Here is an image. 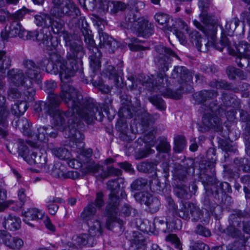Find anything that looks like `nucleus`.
<instances>
[{"label": "nucleus", "mask_w": 250, "mask_h": 250, "mask_svg": "<svg viewBox=\"0 0 250 250\" xmlns=\"http://www.w3.org/2000/svg\"><path fill=\"white\" fill-rule=\"evenodd\" d=\"M61 102L64 103L68 110L61 111L59 109L60 105H56L53 113L49 115L52 117L55 127L63 132L65 137H73L75 139L82 138L80 131L78 130L77 116L87 124H92L94 120L102 121L103 108L99 104L95 103L93 99L89 97L83 99L82 96L72 98L66 95L69 101H74L72 106H69L61 96Z\"/></svg>", "instance_id": "obj_1"}, {"label": "nucleus", "mask_w": 250, "mask_h": 250, "mask_svg": "<svg viewBox=\"0 0 250 250\" xmlns=\"http://www.w3.org/2000/svg\"><path fill=\"white\" fill-rule=\"evenodd\" d=\"M41 65L45 68V71L51 75L59 74L62 82L61 95L64 101L72 106L74 101H69L66 95L74 98L82 96L78 94L77 90L67 83L70 79L74 76L76 72L81 69L82 66L72 61L63 59L57 53H52L49 58H44L41 62Z\"/></svg>", "instance_id": "obj_2"}, {"label": "nucleus", "mask_w": 250, "mask_h": 250, "mask_svg": "<svg viewBox=\"0 0 250 250\" xmlns=\"http://www.w3.org/2000/svg\"><path fill=\"white\" fill-rule=\"evenodd\" d=\"M156 54L155 55L154 61L158 67L159 72L155 80L149 79L147 83H151L149 90L159 92L165 97L170 98L175 100L180 99L182 97L184 89L181 86L175 90L166 88L164 83V78L166 76L165 72L168 70L171 63V57H177V55L170 48L167 47L162 44L156 45L154 47Z\"/></svg>", "instance_id": "obj_3"}, {"label": "nucleus", "mask_w": 250, "mask_h": 250, "mask_svg": "<svg viewBox=\"0 0 250 250\" xmlns=\"http://www.w3.org/2000/svg\"><path fill=\"white\" fill-rule=\"evenodd\" d=\"M199 110L202 114V125L200 127L202 131H208L210 129L217 132L222 130V122L218 114H225L226 109L221 106L217 100L212 101L208 105H202Z\"/></svg>", "instance_id": "obj_4"}, {"label": "nucleus", "mask_w": 250, "mask_h": 250, "mask_svg": "<svg viewBox=\"0 0 250 250\" xmlns=\"http://www.w3.org/2000/svg\"><path fill=\"white\" fill-rule=\"evenodd\" d=\"M205 170L204 172L201 173L200 176V180L204 185L206 190L202 201L204 208L208 211H209L212 215L217 217L218 214L217 211H220L221 208L215 201H212L213 187L217 179L213 176L215 172L212 174L208 167L207 172V169H205Z\"/></svg>", "instance_id": "obj_5"}, {"label": "nucleus", "mask_w": 250, "mask_h": 250, "mask_svg": "<svg viewBox=\"0 0 250 250\" xmlns=\"http://www.w3.org/2000/svg\"><path fill=\"white\" fill-rule=\"evenodd\" d=\"M53 6L51 8L52 15L56 17H66L70 20H77L83 22L80 8L73 0H52Z\"/></svg>", "instance_id": "obj_6"}, {"label": "nucleus", "mask_w": 250, "mask_h": 250, "mask_svg": "<svg viewBox=\"0 0 250 250\" xmlns=\"http://www.w3.org/2000/svg\"><path fill=\"white\" fill-rule=\"evenodd\" d=\"M62 37L65 41V46L68 47L66 59L82 66V59L84 56L85 52L81 39L68 32L63 33Z\"/></svg>", "instance_id": "obj_7"}, {"label": "nucleus", "mask_w": 250, "mask_h": 250, "mask_svg": "<svg viewBox=\"0 0 250 250\" xmlns=\"http://www.w3.org/2000/svg\"><path fill=\"white\" fill-rule=\"evenodd\" d=\"M210 3V0H199L198 5L201 11L200 18L204 25L195 20L193 21V23L198 29L203 31L207 36H210L214 41L218 25L213 24L212 17L207 13Z\"/></svg>", "instance_id": "obj_8"}, {"label": "nucleus", "mask_w": 250, "mask_h": 250, "mask_svg": "<svg viewBox=\"0 0 250 250\" xmlns=\"http://www.w3.org/2000/svg\"><path fill=\"white\" fill-rule=\"evenodd\" d=\"M139 5L143 6V3L137 1L136 0H130L128 4L119 0L107 1L106 0H101L99 3V7L102 12H108L111 15H116L129 9L138 12Z\"/></svg>", "instance_id": "obj_9"}, {"label": "nucleus", "mask_w": 250, "mask_h": 250, "mask_svg": "<svg viewBox=\"0 0 250 250\" xmlns=\"http://www.w3.org/2000/svg\"><path fill=\"white\" fill-rule=\"evenodd\" d=\"M80 31L82 35L84 37V40L87 46V48L89 50H92V54L89 56V63L93 72L96 74L99 71L101 66L100 57L102 53L98 48L95 46V41L90 33L91 31L89 30L86 27H84L83 24L82 27L80 29Z\"/></svg>", "instance_id": "obj_10"}, {"label": "nucleus", "mask_w": 250, "mask_h": 250, "mask_svg": "<svg viewBox=\"0 0 250 250\" xmlns=\"http://www.w3.org/2000/svg\"><path fill=\"white\" fill-rule=\"evenodd\" d=\"M123 183L124 180L119 177L109 180L107 183L108 188L111 191L106 205V210L109 214L113 215L117 212L120 204V199L117 194L120 190V184Z\"/></svg>", "instance_id": "obj_11"}, {"label": "nucleus", "mask_w": 250, "mask_h": 250, "mask_svg": "<svg viewBox=\"0 0 250 250\" xmlns=\"http://www.w3.org/2000/svg\"><path fill=\"white\" fill-rule=\"evenodd\" d=\"M7 76L11 82L17 86H22L28 90L27 92L33 96L35 91L32 88V81L27 77L26 78L23 71L19 69H12L8 71Z\"/></svg>", "instance_id": "obj_12"}, {"label": "nucleus", "mask_w": 250, "mask_h": 250, "mask_svg": "<svg viewBox=\"0 0 250 250\" xmlns=\"http://www.w3.org/2000/svg\"><path fill=\"white\" fill-rule=\"evenodd\" d=\"M48 103L43 101H38L34 105V109L37 112H43L45 114H53L55 109L56 105H60L61 103V94L59 95L55 93H51L48 96Z\"/></svg>", "instance_id": "obj_13"}, {"label": "nucleus", "mask_w": 250, "mask_h": 250, "mask_svg": "<svg viewBox=\"0 0 250 250\" xmlns=\"http://www.w3.org/2000/svg\"><path fill=\"white\" fill-rule=\"evenodd\" d=\"M195 172L194 160L187 158L183 162V164L176 165L174 174L180 181H185L188 174H193Z\"/></svg>", "instance_id": "obj_14"}, {"label": "nucleus", "mask_w": 250, "mask_h": 250, "mask_svg": "<svg viewBox=\"0 0 250 250\" xmlns=\"http://www.w3.org/2000/svg\"><path fill=\"white\" fill-rule=\"evenodd\" d=\"M42 59L39 64L36 63L33 60L25 59L23 61V65L26 69L25 74L32 81L35 80L37 83H39L40 74L41 72V67L43 70L45 71V68L41 65V62L43 59Z\"/></svg>", "instance_id": "obj_15"}, {"label": "nucleus", "mask_w": 250, "mask_h": 250, "mask_svg": "<svg viewBox=\"0 0 250 250\" xmlns=\"http://www.w3.org/2000/svg\"><path fill=\"white\" fill-rule=\"evenodd\" d=\"M231 186L228 183L217 180L213 187L212 201L215 198L218 202H223L224 197L230 199V197L227 196L226 194L231 193Z\"/></svg>", "instance_id": "obj_16"}, {"label": "nucleus", "mask_w": 250, "mask_h": 250, "mask_svg": "<svg viewBox=\"0 0 250 250\" xmlns=\"http://www.w3.org/2000/svg\"><path fill=\"white\" fill-rule=\"evenodd\" d=\"M3 243L12 250H20L23 246V240L18 237H13L5 230H0V243Z\"/></svg>", "instance_id": "obj_17"}, {"label": "nucleus", "mask_w": 250, "mask_h": 250, "mask_svg": "<svg viewBox=\"0 0 250 250\" xmlns=\"http://www.w3.org/2000/svg\"><path fill=\"white\" fill-rule=\"evenodd\" d=\"M89 170L90 172L95 174L100 172L101 177L103 179L112 176L118 178L122 174L121 169L110 166H107L104 170L103 167L94 164L89 167Z\"/></svg>", "instance_id": "obj_18"}, {"label": "nucleus", "mask_w": 250, "mask_h": 250, "mask_svg": "<svg viewBox=\"0 0 250 250\" xmlns=\"http://www.w3.org/2000/svg\"><path fill=\"white\" fill-rule=\"evenodd\" d=\"M188 40L196 46L198 51L206 52L210 46L209 42L201 36L197 31L193 30L188 33Z\"/></svg>", "instance_id": "obj_19"}, {"label": "nucleus", "mask_w": 250, "mask_h": 250, "mask_svg": "<svg viewBox=\"0 0 250 250\" xmlns=\"http://www.w3.org/2000/svg\"><path fill=\"white\" fill-rule=\"evenodd\" d=\"M24 31L20 23L17 21H13L8 27V29H3L0 33V37L3 41H7L9 38H14L19 36L21 38V33Z\"/></svg>", "instance_id": "obj_20"}, {"label": "nucleus", "mask_w": 250, "mask_h": 250, "mask_svg": "<svg viewBox=\"0 0 250 250\" xmlns=\"http://www.w3.org/2000/svg\"><path fill=\"white\" fill-rule=\"evenodd\" d=\"M206 157L207 159L200 162V168L202 169H207V171L208 167L210 171L213 174L215 172L214 167L217 160L216 149L212 147L209 148L207 151Z\"/></svg>", "instance_id": "obj_21"}, {"label": "nucleus", "mask_w": 250, "mask_h": 250, "mask_svg": "<svg viewBox=\"0 0 250 250\" xmlns=\"http://www.w3.org/2000/svg\"><path fill=\"white\" fill-rule=\"evenodd\" d=\"M218 95L217 91L215 90H203L193 94L192 97L195 102L198 104L208 105L206 103L208 101L213 99Z\"/></svg>", "instance_id": "obj_22"}, {"label": "nucleus", "mask_w": 250, "mask_h": 250, "mask_svg": "<svg viewBox=\"0 0 250 250\" xmlns=\"http://www.w3.org/2000/svg\"><path fill=\"white\" fill-rule=\"evenodd\" d=\"M193 73L184 66H175L171 74L173 79L180 78L179 83L190 82L193 78Z\"/></svg>", "instance_id": "obj_23"}, {"label": "nucleus", "mask_w": 250, "mask_h": 250, "mask_svg": "<svg viewBox=\"0 0 250 250\" xmlns=\"http://www.w3.org/2000/svg\"><path fill=\"white\" fill-rule=\"evenodd\" d=\"M99 46L101 48H105L109 53H113L117 46L116 42L110 36L102 30H99Z\"/></svg>", "instance_id": "obj_24"}, {"label": "nucleus", "mask_w": 250, "mask_h": 250, "mask_svg": "<svg viewBox=\"0 0 250 250\" xmlns=\"http://www.w3.org/2000/svg\"><path fill=\"white\" fill-rule=\"evenodd\" d=\"M133 31L135 32L138 36L147 38L153 34V28L148 21L141 19Z\"/></svg>", "instance_id": "obj_25"}, {"label": "nucleus", "mask_w": 250, "mask_h": 250, "mask_svg": "<svg viewBox=\"0 0 250 250\" xmlns=\"http://www.w3.org/2000/svg\"><path fill=\"white\" fill-rule=\"evenodd\" d=\"M118 209H117V212L115 214H109L105 209L106 214L108 216L109 219L107 220L106 223V228L110 230L116 232L122 231L124 222L121 219L116 217L118 215Z\"/></svg>", "instance_id": "obj_26"}, {"label": "nucleus", "mask_w": 250, "mask_h": 250, "mask_svg": "<svg viewBox=\"0 0 250 250\" xmlns=\"http://www.w3.org/2000/svg\"><path fill=\"white\" fill-rule=\"evenodd\" d=\"M74 245L82 247L87 245L92 247L96 244L94 237L90 234L83 233L78 236H75L72 238Z\"/></svg>", "instance_id": "obj_27"}, {"label": "nucleus", "mask_w": 250, "mask_h": 250, "mask_svg": "<svg viewBox=\"0 0 250 250\" xmlns=\"http://www.w3.org/2000/svg\"><path fill=\"white\" fill-rule=\"evenodd\" d=\"M21 223V221L20 218L9 214L4 217L2 225L5 229L15 231L20 228Z\"/></svg>", "instance_id": "obj_28"}, {"label": "nucleus", "mask_w": 250, "mask_h": 250, "mask_svg": "<svg viewBox=\"0 0 250 250\" xmlns=\"http://www.w3.org/2000/svg\"><path fill=\"white\" fill-rule=\"evenodd\" d=\"M22 214L24 216L23 222L32 227L34 225L30 222V220H37L43 217L42 213L36 208H29L27 211L22 212Z\"/></svg>", "instance_id": "obj_29"}, {"label": "nucleus", "mask_w": 250, "mask_h": 250, "mask_svg": "<svg viewBox=\"0 0 250 250\" xmlns=\"http://www.w3.org/2000/svg\"><path fill=\"white\" fill-rule=\"evenodd\" d=\"M46 155L43 154L39 149L36 148L32 152L29 157V160H27L26 162L30 165L37 164L42 167L46 163Z\"/></svg>", "instance_id": "obj_30"}, {"label": "nucleus", "mask_w": 250, "mask_h": 250, "mask_svg": "<svg viewBox=\"0 0 250 250\" xmlns=\"http://www.w3.org/2000/svg\"><path fill=\"white\" fill-rule=\"evenodd\" d=\"M34 22L37 26L43 28H49L51 25L52 17L47 13H40L34 16Z\"/></svg>", "instance_id": "obj_31"}, {"label": "nucleus", "mask_w": 250, "mask_h": 250, "mask_svg": "<svg viewBox=\"0 0 250 250\" xmlns=\"http://www.w3.org/2000/svg\"><path fill=\"white\" fill-rule=\"evenodd\" d=\"M129 12L125 14V21L121 24L122 27L127 29H130L133 31L136 26L138 24L141 19H138L137 20H136L134 12L135 10H132L131 9H129Z\"/></svg>", "instance_id": "obj_32"}, {"label": "nucleus", "mask_w": 250, "mask_h": 250, "mask_svg": "<svg viewBox=\"0 0 250 250\" xmlns=\"http://www.w3.org/2000/svg\"><path fill=\"white\" fill-rule=\"evenodd\" d=\"M96 212L97 208L95 207L94 203L92 202L84 208L81 213L80 217L83 221L87 222L90 220L96 219Z\"/></svg>", "instance_id": "obj_33"}, {"label": "nucleus", "mask_w": 250, "mask_h": 250, "mask_svg": "<svg viewBox=\"0 0 250 250\" xmlns=\"http://www.w3.org/2000/svg\"><path fill=\"white\" fill-rule=\"evenodd\" d=\"M126 103H123L125 105L120 108L119 115L123 118L130 119L133 116H137V112H134L133 107L130 105V104L131 103V97L128 96H126Z\"/></svg>", "instance_id": "obj_34"}, {"label": "nucleus", "mask_w": 250, "mask_h": 250, "mask_svg": "<svg viewBox=\"0 0 250 250\" xmlns=\"http://www.w3.org/2000/svg\"><path fill=\"white\" fill-rule=\"evenodd\" d=\"M11 59L6 52L0 50V76L4 78L6 70L9 69L11 64Z\"/></svg>", "instance_id": "obj_35"}, {"label": "nucleus", "mask_w": 250, "mask_h": 250, "mask_svg": "<svg viewBox=\"0 0 250 250\" xmlns=\"http://www.w3.org/2000/svg\"><path fill=\"white\" fill-rule=\"evenodd\" d=\"M173 192L176 196L182 200H188L191 198V193L188 188L183 184H179L174 188Z\"/></svg>", "instance_id": "obj_36"}, {"label": "nucleus", "mask_w": 250, "mask_h": 250, "mask_svg": "<svg viewBox=\"0 0 250 250\" xmlns=\"http://www.w3.org/2000/svg\"><path fill=\"white\" fill-rule=\"evenodd\" d=\"M40 41L42 42L44 47L47 50L52 51V52L50 53V55L52 53H55L54 52V50H55L58 44L57 39L56 37H52L50 32L48 34L47 33L44 34V37H42V39Z\"/></svg>", "instance_id": "obj_37"}, {"label": "nucleus", "mask_w": 250, "mask_h": 250, "mask_svg": "<svg viewBox=\"0 0 250 250\" xmlns=\"http://www.w3.org/2000/svg\"><path fill=\"white\" fill-rule=\"evenodd\" d=\"M14 126L16 128H19L24 135L27 136H32V131L28 120L24 118L18 119L14 123Z\"/></svg>", "instance_id": "obj_38"}, {"label": "nucleus", "mask_w": 250, "mask_h": 250, "mask_svg": "<svg viewBox=\"0 0 250 250\" xmlns=\"http://www.w3.org/2000/svg\"><path fill=\"white\" fill-rule=\"evenodd\" d=\"M89 227L88 232L90 235L93 237L97 236H99L102 234V228L101 222L97 219L90 220L86 222Z\"/></svg>", "instance_id": "obj_39"}, {"label": "nucleus", "mask_w": 250, "mask_h": 250, "mask_svg": "<svg viewBox=\"0 0 250 250\" xmlns=\"http://www.w3.org/2000/svg\"><path fill=\"white\" fill-rule=\"evenodd\" d=\"M127 41H128L127 46L132 51H139L150 49L149 47H145L141 45L140 43L144 42V41L140 40L137 38H128Z\"/></svg>", "instance_id": "obj_40"}, {"label": "nucleus", "mask_w": 250, "mask_h": 250, "mask_svg": "<svg viewBox=\"0 0 250 250\" xmlns=\"http://www.w3.org/2000/svg\"><path fill=\"white\" fill-rule=\"evenodd\" d=\"M28 108L27 103L25 101H18L11 105V112L15 116L19 117L23 115Z\"/></svg>", "instance_id": "obj_41"}, {"label": "nucleus", "mask_w": 250, "mask_h": 250, "mask_svg": "<svg viewBox=\"0 0 250 250\" xmlns=\"http://www.w3.org/2000/svg\"><path fill=\"white\" fill-rule=\"evenodd\" d=\"M137 117L140 119L142 124L145 126H148L150 124H154L160 117L158 114H155L152 115L145 110Z\"/></svg>", "instance_id": "obj_42"}, {"label": "nucleus", "mask_w": 250, "mask_h": 250, "mask_svg": "<svg viewBox=\"0 0 250 250\" xmlns=\"http://www.w3.org/2000/svg\"><path fill=\"white\" fill-rule=\"evenodd\" d=\"M176 216L171 217L167 215V232H170L176 230L180 229L182 228V222L180 219L176 218Z\"/></svg>", "instance_id": "obj_43"}, {"label": "nucleus", "mask_w": 250, "mask_h": 250, "mask_svg": "<svg viewBox=\"0 0 250 250\" xmlns=\"http://www.w3.org/2000/svg\"><path fill=\"white\" fill-rule=\"evenodd\" d=\"M103 75L106 77H107L109 80L113 81L116 87H118L120 86L119 85V76L116 73L115 68L114 66L111 65H107L103 71Z\"/></svg>", "instance_id": "obj_44"}, {"label": "nucleus", "mask_w": 250, "mask_h": 250, "mask_svg": "<svg viewBox=\"0 0 250 250\" xmlns=\"http://www.w3.org/2000/svg\"><path fill=\"white\" fill-rule=\"evenodd\" d=\"M222 100L226 107H235L239 104V101L235 98V95L230 93L223 92Z\"/></svg>", "instance_id": "obj_45"}, {"label": "nucleus", "mask_w": 250, "mask_h": 250, "mask_svg": "<svg viewBox=\"0 0 250 250\" xmlns=\"http://www.w3.org/2000/svg\"><path fill=\"white\" fill-rule=\"evenodd\" d=\"M21 38L24 40L40 41L44 36L43 32L39 33L36 31H29L24 29L21 34Z\"/></svg>", "instance_id": "obj_46"}, {"label": "nucleus", "mask_w": 250, "mask_h": 250, "mask_svg": "<svg viewBox=\"0 0 250 250\" xmlns=\"http://www.w3.org/2000/svg\"><path fill=\"white\" fill-rule=\"evenodd\" d=\"M210 86L217 89H223L227 90H235V88L230 83L224 80L214 79L209 83Z\"/></svg>", "instance_id": "obj_47"}, {"label": "nucleus", "mask_w": 250, "mask_h": 250, "mask_svg": "<svg viewBox=\"0 0 250 250\" xmlns=\"http://www.w3.org/2000/svg\"><path fill=\"white\" fill-rule=\"evenodd\" d=\"M50 14L52 16V14L50 12ZM61 17V18H63ZM57 18H59V19L55 20L52 17V21H51V25L50 27L51 28V31L53 32L55 34H61L60 36L62 37V34L64 32H67L66 31H62L64 23L63 21H62L60 19V17H57Z\"/></svg>", "instance_id": "obj_48"}, {"label": "nucleus", "mask_w": 250, "mask_h": 250, "mask_svg": "<svg viewBox=\"0 0 250 250\" xmlns=\"http://www.w3.org/2000/svg\"><path fill=\"white\" fill-rule=\"evenodd\" d=\"M240 120L245 123L244 135L245 138H250V115L243 110L240 111Z\"/></svg>", "instance_id": "obj_49"}, {"label": "nucleus", "mask_w": 250, "mask_h": 250, "mask_svg": "<svg viewBox=\"0 0 250 250\" xmlns=\"http://www.w3.org/2000/svg\"><path fill=\"white\" fill-rule=\"evenodd\" d=\"M233 162L239 170L250 172V163L247 158L237 157L234 159Z\"/></svg>", "instance_id": "obj_50"}, {"label": "nucleus", "mask_w": 250, "mask_h": 250, "mask_svg": "<svg viewBox=\"0 0 250 250\" xmlns=\"http://www.w3.org/2000/svg\"><path fill=\"white\" fill-rule=\"evenodd\" d=\"M62 199L60 198L52 197L49 198L46 201V206L51 215H54L59 208V206L56 204L61 203Z\"/></svg>", "instance_id": "obj_51"}, {"label": "nucleus", "mask_w": 250, "mask_h": 250, "mask_svg": "<svg viewBox=\"0 0 250 250\" xmlns=\"http://www.w3.org/2000/svg\"><path fill=\"white\" fill-rule=\"evenodd\" d=\"M153 197L150 193L146 191L139 192L134 195V197L137 202L146 206Z\"/></svg>", "instance_id": "obj_52"}, {"label": "nucleus", "mask_w": 250, "mask_h": 250, "mask_svg": "<svg viewBox=\"0 0 250 250\" xmlns=\"http://www.w3.org/2000/svg\"><path fill=\"white\" fill-rule=\"evenodd\" d=\"M235 48L237 53H234V55L250 56V44L247 42H240L238 44H236Z\"/></svg>", "instance_id": "obj_53"}, {"label": "nucleus", "mask_w": 250, "mask_h": 250, "mask_svg": "<svg viewBox=\"0 0 250 250\" xmlns=\"http://www.w3.org/2000/svg\"><path fill=\"white\" fill-rule=\"evenodd\" d=\"M18 149L19 156L22 157L26 161L27 160H29V157L30 155L29 154L30 150L26 142L22 140L19 139Z\"/></svg>", "instance_id": "obj_54"}, {"label": "nucleus", "mask_w": 250, "mask_h": 250, "mask_svg": "<svg viewBox=\"0 0 250 250\" xmlns=\"http://www.w3.org/2000/svg\"><path fill=\"white\" fill-rule=\"evenodd\" d=\"M188 208L189 209L192 220L197 221L200 220L203 216V212L200 208L192 203H188Z\"/></svg>", "instance_id": "obj_55"}, {"label": "nucleus", "mask_w": 250, "mask_h": 250, "mask_svg": "<svg viewBox=\"0 0 250 250\" xmlns=\"http://www.w3.org/2000/svg\"><path fill=\"white\" fill-rule=\"evenodd\" d=\"M157 165L156 162H143L138 165L137 169L143 172H152L156 169Z\"/></svg>", "instance_id": "obj_56"}, {"label": "nucleus", "mask_w": 250, "mask_h": 250, "mask_svg": "<svg viewBox=\"0 0 250 250\" xmlns=\"http://www.w3.org/2000/svg\"><path fill=\"white\" fill-rule=\"evenodd\" d=\"M186 144V138L183 136H177L174 138L173 150L176 153L182 152Z\"/></svg>", "instance_id": "obj_57"}, {"label": "nucleus", "mask_w": 250, "mask_h": 250, "mask_svg": "<svg viewBox=\"0 0 250 250\" xmlns=\"http://www.w3.org/2000/svg\"><path fill=\"white\" fill-rule=\"evenodd\" d=\"M52 153L61 160L67 159L70 157V153L67 149L63 147L54 148L51 149Z\"/></svg>", "instance_id": "obj_58"}, {"label": "nucleus", "mask_w": 250, "mask_h": 250, "mask_svg": "<svg viewBox=\"0 0 250 250\" xmlns=\"http://www.w3.org/2000/svg\"><path fill=\"white\" fill-rule=\"evenodd\" d=\"M221 147L225 152L224 157L225 161H226V159L229 157V155L235 153L237 151V147L236 146L232 145L231 144L227 141L224 142L221 145Z\"/></svg>", "instance_id": "obj_59"}, {"label": "nucleus", "mask_w": 250, "mask_h": 250, "mask_svg": "<svg viewBox=\"0 0 250 250\" xmlns=\"http://www.w3.org/2000/svg\"><path fill=\"white\" fill-rule=\"evenodd\" d=\"M149 101L155 106L158 110L164 111L166 109V103L161 97L158 95H153L149 98Z\"/></svg>", "instance_id": "obj_60"}, {"label": "nucleus", "mask_w": 250, "mask_h": 250, "mask_svg": "<svg viewBox=\"0 0 250 250\" xmlns=\"http://www.w3.org/2000/svg\"><path fill=\"white\" fill-rule=\"evenodd\" d=\"M91 81L93 85L97 88L99 91L104 94H108L111 91V88L108 85H105L103 80L99 78L98 80H95L94 78H92Z\"/></svg>", "instance_id": "obj_61"}, {"label": "nucleus", "mask_w": 250, "mask_h": 250, "mask_svg": "<svg viewBox=\"0 0 250 250\" xmlns=\"http://www.w3.org/2000/svg\"><path fill=\"white\" fill-rule=\"evenodd\" d=\"M167 204V215L174 216L177 215L178 207L174 203L171 197L167 196L166 197Z\"/></svg>", "instance_id": "obj_62"}, {"label": "nucleus", "mask_w": 250, "mask_h": 250, "mask_svg": "<svg viewBox=\"0 0 250 250\" xmlns=\"http://www.w3.org/2000/svg\"><path fill=\"white\" fill-rule=\"evenodd\" d=\"M147 184V179L138 178L133 181L131 184V188L132 190H140L143 189Z\"/></svg>", "instance_id": "obj_63"}, {"label": "nucleus", "mask_w": 250, "mask_h": 250, "mask_svg": "<svg viewBox=\"0 0 250 250\" xmlns=\"http://www.w3.org/2000/svg\"><path fill=\"white\" fill-rule=\"evenodd\" d=\"M227 73L230 80H234L236 76H237L242 79H244V75L243 73V71L234 67H228L227 69Z\"/></svg>", "instance_id": "obj_64"}]
</instances>
